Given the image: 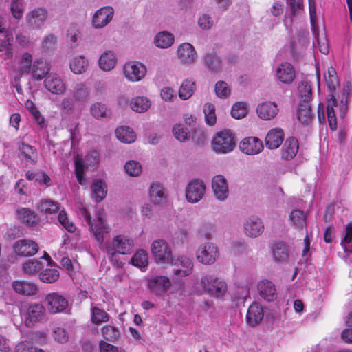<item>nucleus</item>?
Masks as SVG:
<instances>
[{
	"label": "nucleus",
	"instance_id": "nucleus-1",
	"mask_svg": "<svg viewBox=\"0 0 352 352\" xmlns=\"http://www.w3.org/2000/svg\"><path fill=\"white\" fill-rule=\"evenodd\" d=\"M195 289L199 294H208L216 298H222L228 290L227 283L213 274L204 276L196 284Z\"/></svg>",
	"mask_w": 352,
	"mask_h": 352
},
{
	"label": "nucleus",
	"instance_id": "nucleus-2",
	"mask_svg": "<svg viewBox=\"0 0 352 352\" xmlns=\"http://www.w3.org/2000/svg\"><path fill=\"white\" fill-rule=\"evenodd\" d=\"M133 248V241L124 235H118L106 243V250L109 257L119 267H122L123 263L117 261L116 256L118 254H131Z\"/></svg>",
	"mask_w": 352,
	"mask_h": 352
},
{
	"label": "nucleus",
	"instance_id": "nucleus-3",
	"mask_svg": "<svg viewBox=\"0 0 352 352\" xmlns=\"http://www.w3.org/2000/svg\"><path fill=\"white\" fill-rule=\"evenodd\" d=\"M236 143L230 130L217 133L212 140V149L217 153L226 154L234 150Z\"/></svg>",
	"mask_w": 352,
	"mask_h": 352
},
{
	"label": "nucleus",
	"instance_id": "nucleus-4",
	"mask_svg": "<svg viewBox=\"0 0 352 352\" xmlns=\"http://www.w3.org/2000/svg\"><path fill=\"white\" fill-rule=\"evenodd\" d=\"M151 253L157 264H169L173 260V252L168 243L164 239L154 240L151 245Z\"/></svg>",
	"mask_w": 352,
	"mask_h": 352
},
{
	"label": "nucleus",
	"instance_id": "nucleus-5",
	"mask_svg": "<svg viewBox=\"0 0 352 352\" xmlns=\"http://www.w3.org/2000/svg\"><path fill=\"white\" fill-rule=\"evenodd\" d=\"M80 214L89 224L90 230L94 234L96 241L102 243L104 241V234L109 232V228L106 224L102 214L99 213L97 220L94 223L92 222L91 214L86 208H82Z\"/></svg>",
	"mask_w": 352,
	"mask_h": 352
},
{
	"label": "nucleus",
	"instance_id": "nucleus-6",
	"mask_svg": "<svg viewBox=\"0 0 352 352\" xmlns=\"http://www.w3.org/2000/svg\"><path fill=\"white\" fill-rule=\"evenodd\" d=\"M219 253L217 246L211 242L202 243L196 252L197 261L204 265H212L219 258Z\"/></svg>",
	"mask_w": 352,
	"mask_h": 352
},
{
	"label": "nucleus",
	"instance_id": "nucleus-7",
	"mask_svg": "<svg viewBox=\"0 0 352 352\" xmlns=\"http://www.w3.org/2000/svg\"><path fill=\"white\" fill-rule=\"evenodd\" d=\"M206 190V184L203 180L199 179L191 180L185 188L186 201L193 204L198 203L204 198Z\"/></svg>",
	"mask_w": 352,
	"mask_h": 352
},
{
	"label": "nucleus",
	"instance_id": "nucleus-8",
	"mask_svg": "<svg viewBox=\"0 0 352 352\" xmlns=\"http://www.w3.org/2000/svg\"><path fill=\"white\" fill-rule=\"evenodd\" d=\"M49 17L48 10L43 7H37L28 12L25 15L27 25L34 30L43 27Z\"/></svg>",
	"mask_w": 352,
	"mask_h": 352
},
{
	"label": "nucleus",
	"instance_id": "nucleus-9",
	"mask_svg": "<svg viewBox=\"0 0 352 352\" xmlns=\"http://www.w3.org/2000/svg\"><path fill=\"white\" fill-rule=\"evenodd\" d=\"M114 9L111 6H104L96 11L91 18V25L95 29L106 27L113 19Z\"/></svg>",
	"mask_w": 352,
	"mask_h": 352
},
{
	"label": "nucleus",
	"instance_id": "nucleus-10",
	"mask_svg": "<svg viewBox=\"0 0 352 352\" xmlns=\"http://www.w3.org/2000/svg\"><path fill=\"white\" fill-rule=\"evenodd\" d=\"M177 56L182 64L192 65L198 58V55L194 46L189 43H182L177 47Z\"/></svg>",
	"mask_w": 352,
	"mask_h": 352
},
{
	"label": "nucleus",
	"instance_id": "nucleus-11",
	"mask_svg": "<svg viewBox=\"0 0 352 352\" xmlns=\"http://www.w3.org/2000/svg\"><path fill=\"white\" fill-rule=\"evenodd\" d=\"M171 282L166 276H152L147 280L149 291L157 296H163L170 287Z\"/></svg>",
	"mask_w": 352,
	"mask_h": 352
},
{
	"label": "nucleus",
	"instance_id": "nucleus-12",
	"mask_svg": "<svg viewBox=\"0 0 352 352\" xmlns=\"http://www.w3.org/2000/svg\"><path fill=\"white\" fill-rule=\"evenodd\" d=\"M264 225L260 218L255 216L248 217L243 222V232L250 238H256L262 234Z\"/></svg>",
	"mask_w": 352,
	"mask_h": 352
},
{
	"label": "nucleus",
	"instance_id": "nucleus-13",
	"mask_svg": "<svg viewBox=\"0 0 352 352\" xmlns=\"http://www.w3.org/2000/svg\"><path fill=\"white\" fill-rule=\"evenodd\" d=\"M123 72L126 78L129 81L137 82L145 76L146 68L141 63L130 62L124 65Z\"/></svg>",
	"mask_w": 352,
	"mask_h": 352
},
{
	"label": "nucleus",
	"instance_id": "nucleus-14",
	"mask_svg": "<svg viewBox=\"0 0 352 352\" xmlns=\"http://www.w3.org/2000/svg\"><path fill=\"white\" fill-rule=\"evenodd\" d=\"M212 188L215 198L219 201H225L229 196V186L225 177L215 175L212 180Z\"/></svg>",
	"mask_w": 352,
	"mask_h": 352
},
{
	"label": "nucleus",
	"instance_id": "nucleus-15",
	"mask_svg": "<svg viewBox=\"0 0 352 352\" xmlns=\"http://www.w3.org/2000/svg\"><path fill=\"white\" fill-rule=\"evenodd\" d=\"M45 302L48 311L52 314L63 311L68 306L67 299L56 292L48 294L45 296Z\"/></svg>",
	"mask_w": 352,
	"mask_h": 352
},
{
	"label": "nucleus",
	"instance_id": "nucleus-16",
	"mask_svg": "<svg viewBox=\"0 0 352 352\" xmlns=\"http://www.w3.org/2000/svg\"><path fill=\"white\" fill-rule=\"evenodd\" d=\"M15 253L20 256H32L36 254L38 250V245L30 239H20L14 244Z\"/></svg>",
	"mask_w": 352,
	"mask_h": 352
},
{
	"label": "nucleus",
	"instance_id": "nucleus-17",
	"mask_svg": "<svg viewBox=\"0 0 352 352\" xmlns=\"http://www.w3.org/2000/svg\"><path fill=\"white\" fill-rule=\"evenodd\" d=\"M148 195L151 201L155 206H164L168 201L167 191L159 182H153L151 184Z\"/></svg>",
	"mask_w": 352,
	"mask_h": 352
},
{
	"label": "nucleus",
	"instance_id": "nucleus-18",
	"mask_svg": "<svg viewBox=\"0 0 352 352\" xmlns=\"http://www.w3.org/2000/svg\"><path fill=\"white\" fill-rule=\"evenodd\" d=\"M45 87L54 94H63L67 86L63 80L57 74H50L44 80Z\"/></svg>",
	"mask_w": 352,
	"mask_h": 352
},
{
	"label": "nucleus",
	"instance_id": "nucleus-19",
	"mask_svg": "<svg viewBox=\"0 0 352 352\" xmlns=\"http://www.w3.org/2000/svg\"><path fill=\"white\" fill-rule=\"evenodd\" d=\"M275 76L282 83L289 85L294 80L296 73L291 63L283 62L277 66Z\"/></svg>",
	"mask_w": 352,
	"mask_h": 352
},
{
	"label": "nucleus",
	"instance_id": "nucleus-20",
	"mask_svg": "<svg viewBox=\"0 0 352 352\" xmlns=\"http://www.w3.org/2000/svg\"><path fill=\"white\" fill-rule=\"evenodd\" d=\"M169 264L172 265L180 266L183 269H175L173 273L175 276L185 277L189 276L193 269V263L190 258L184 255H180L177 258L171 260Z\"/></svg>",
	"mask_w": 352,
	"mask_h": 352
},
{
	"label": "nucleus",
	"instance_id": "nucleus-21",
	"mask_svg": "<svg viewBox=\"0 0 352 352\" xmlns=\"http://www.w3.org/2000/svg\"><path fill=\"white\" fill-rule=\"evenodd\" d=\"M45 314L44 307L39 303H32L28 307L25 314V324L32 327L43 319Z\"/></svg>",
	"mask_w": 352,
	"mask_h": 352
},
{
	"label": "nucleus",
	"instance_id": "nucleus-22",
	"mask_svg": "<svg viewBox=\"0 0 352 352\" xmlns=\"http://www.w3.org/2000/svg\"><path fill=\"white\" fill-rule=\"evenodd\" d=\"M240 150L247 155H256L263 149V142L256 137L243 139L239 144Z\"/></svg>",
	"mask_w": 352,
	"mask_h": 352
},
{
	"label": "nucleus",
	"instance_id": "nucleus-23",
	"mask_svg": "<svg viewBox=\"0 0 352 352\" xmlns=\"http://www.w3.org/2000/svg\"><path fill=\"white\" fill-rule=\"evenodd\" d=\"M257 289L259 295L265 300L270 302L276 299V288L272 281L265 279L259 281Z\"/></svg>",
	"mask_w": 352,
	"mask_h": 352
},
{
	"label": "nucleus",
	"instance_id": "nucleus-24",
	"mask_svg": "<svg viewBox=\"0 0 352 352\" xmlns=\"http://www.w3.org/2000/svg\"><path fill=\"white\" fill-rule=\"evenodd\" d=\"M14 291L23 296H34L38 292V287L36 284L26 280H14L12 283Z\"/></svg>",
	"mask_w": 352,
	"mask_h": 352
},
{
	"label": "nucleus",
	"instance_id": "nucleus-25",
	"mask_svg": "<svg viewBox=\"0 0 352 352\" xmlns=\"http://www.w3.org/2000/svg\"><path fill=\"white\" fill-rule=\"evenodd\" d=\"M307 216L303 210L293 209L289 214V225L297 230L307 229Z\"/></svg>",
	"mask_w": 352,
	"mask_h": 352
},
{
	"label": "nucleus",
	"instance_id": "nucleus-26",
	"mask_svg": "<svg viewBox=\"0 0 352 352\" xmlns=\"http://www.w3.org/2000/svg\"><path fill=\"white\" fill-rule=\"evenodd\" d=\"M256 112L261 119L270 120L278 114V109L275 102H265L258 105Z\"/></svg>",
	"mask_w": 352,
	"mask_h": 352
},
{
	"label": "nucleus",
	"instance_id": "nucleus-27",
	"mask_svg": "<svg viewBox=\"0 0 352 352\" xmlns=\"http://www.w3.org/2000/svg\"><path fill=\"white\" fill-rule=\"evenodd\" d=\"M284 132L281 129L274 128L271 129L265 137V145L269 149H276L283 143Z\"/></svg>",
	"mask_w": 352,
	"mask_h": 352
},
{
	"label": "nucleus",
	"instance_id": "nucleus-28",
	"mask_svg": "<svg viewBox=\"0 0 352 352\" xmlns=\"http://www.w3.org/2000/svg\"><path fill=\"white\" fill-rule=\"evenodd\" d=\"M299 148L298 141L294 137L287 138L281 151V157L285 160H292L297 154Z\"/></svg>",
	"mask_w": 352,
	"mask_h": 352
},
{
	"label": "nucleus",
	"instance_id": "nucleus-29",
	"mask_svg": "<svg viewBox=\"0 0 352 352\" xmlns=\"http://www.w3.org/2000/svg\"><path fill=\"white\" fill-rule=\"evenodd\" d=\"M175 43V36L168 31H161L156 34L153 38L155 47L160 49H168Z\"/></svg>",
	"mask_w": 352,
	"mask_h": 352
},
{
	"label": "nucleus",
	"instance_id": "nucleus-30",
	"mask_svg": "<svg viewBox=\"0 0 352 352\" xmlns=\"http://www.w3.org/2000/svg\"><path fill=\"white\" fill-rule=\"evenodd\" d=\"M49 63L44 58H39L34 61L32 65V74L37 80H42L50 72Z\"/></svg>",
	"mask_w": 352,
	"mask_h": 352
},
{
	"label": "nucleus",
	"instance_id": "nucleus-31",
	"mask_svg": "<svg viewBox=\"0 0 352 352\" xmlns=\"http://www.w3.org/2000/svg\"><path fill=\"white\" fill-rule=\"evenodd\" d=\"M117 63L115 54L111 50L104 52L98 60L99 67L105 72L111 71L114 68Z\"/></svg>",
	"mask_w": 352,
	"mask_h": 352
},
{
	"label": "nucleus",
	"instance_id": "nucleus-32",
	"mask_svg": "<svg viewBox=\"0 0 352 352\" xmlns=\"http://www.w3.org/2000/svg\"><path fill=\"white\" fill-rule=\"evenodd\" d=\"M263 318V308L258 303H252L248 308L246 320L247 322L254 326L258 324Z\"/></svg>",
	"mask_w": 352,
	"mask_h": 352
},
{
	"label": "nucleus",
	"instance_id": "nucleus-33",
	"mask_svg": "<svg viewBox=\"0 0 352 352\" xmlns=\"http://www.w3.org/2000/svg\"><path fill=\"white\" fill-rule=\"evenodd\" d=\"M272 254L274 260L280 263L287 262L289 256L288 247L283 242H277L274 244Z\"/></svg>",
	"mask_w": 352,
	"mask_h": 352
},
{
	"label": "nucleus",
	"instance_id": "nucleus-34",
	"mask_svg": "<svg viewBox=\"0 0 352 352\" xmlns=\"http://www.w3.org/2000/svg\"><path fill=\"white\" fill-rule=\"evenodd\" d=\"M89 66V60L83 55L74 56L70 60L69 68L75 74H82L85 72Z\"/></svg>",
	"mask_w": 352,
	"mask_h": 352
},
{
	"label": "nucleus",
	"instance_id": "nucleus-35",
	"mask_svg": "<svg viewBox=\"0 0 352 352\" xmlns=\"http://www.w3.org/2000/svg\"><path fill=\"white\" fill-rule=\"evenodd\" d=\"M129 105L133 111L142 113L150 109L151 102L147 97L136 96L131 100Z\"/></svg>",
	"mask_w": 352,
	"mask_h": 352
},
{
	"label": "nucleus",
	"instance_id": "nucleus-36",
	"mask_svg": "<svg viewBox=\"0 0 352 352\" xmlns=\"http://www.w3.org/2000/svg\"><path fill=\"white\" fill-rule=\"evenodd\" d=\"M297 116L299 121L304 125H309L313 118L311 105L309 102H300L298 109Z\"/></svg>",
	"mask_w": 352,
	"mask_h": 352
},
{
	"label": "nucleus",
	"instance_id": "nucleus-37",
	"mask_svg": "<svg viewBox=\"0 0 352 352\" xmlns=\"http://www.w3.org/2000/svg\"><path fill=\"white\" fill-rule=\"evenodd\" d=\"M117 138L125 144H131L135 142L136 135L135 132L129 126H122L116 131Z\"/></svg>",
	"mask_w": 352,
	"mask_h": 352
},
{
	"label": "nucleus",
	"instance_id": "nucleus-38",
	"mask_svg": "<svg viewBox=\"0 0 352 352\" xmlns=\"http://www.w3.org/2000/svg\"><path fill=\"white\" fill-rule=\"evenodd\" d=\"M107 195V186L102 180L95 181L91 186V197L96 202H100Z\"/></svg>",
	"mask_w": 352,
	"mask_h": 352
},
{
	"label": "nucleus",
	"instance_id": "nucleus-39",
	"mask_svg": "<svg viewBox=\"0 0 352 352\" xmlns=\"http://www.w3.org/2000/svg\"><path fill=\"white\" fill-rule=\"evenodd\" d=\"M37 210L46 214H54L58 211L59 204L52 199H41L36 205Z\"/></svg>",
	"mask_w": 352,
	"mask_h": 352
},
{
	"label": "nucleus",
	"instance_id": "nucleus-40",
	"mask_svg": "<svg viewBox=\"0 0 352 352\" xmlns=\"http://www.w3.org/2000/svg\"><path fill=\"white\" fill-rule=\"evenodd\" d=\"M195 89V83L194 81L186 79L181 85L178 94L180 99L186 100L189 99L194 94Z\"/></svg>",
	"mask_w": 352,
	"mask_h": 352
},
{
	"label": "nucleus",
	"instance_id": "nucleus-41",
	"mask_svg": "<svg viewBox=\"0 0 352 352\" xmlns=\"http://www.w3.org/2000/svg\"><path fill=\"white\" fill-rule=\"evenodd\" d=\"M298 96L300 98V102H310L312 98V88L307 80H302L298 86Z\"/></svg>",
	"mask_w": 352,
	"mask_h": 352
},
{
	"label": "nucleus",
	"instance_id": "nucleus-42",
	"mask_svg": "<svg viewBox=\"0 0 352 352\" xmlns=\"http://www.w3.org/2000/svg\"><path fill=\"white\" fill-rule=\"evenodd\" d=\"M130 263L138 267H145L148 264V255L146 250H138L131 257Z\"/></svg>",
	"mask_w": 352,
	"mask_h": 352
},
{
	"label": "nucleus",
	"instance_id": "nucleus-43",
	"mask_svg": "<svg viewBox=\"0 0 352 352\" xmlns=\"http://www.w3.org/2000/svg\"><path fill=\"white\" fill-rule=\"evenodd\" d=\"M19 219L28 226H34L38 221L36 214L28 208H21L18 210Z\"/></svg>",
	"mask_w": 352,
	"mask_h": 352
},
{
	"label": "nucleus",
	"instance_id": "nucleus-44",
	"mask_svg": "<svg viewBox=\"0 0 352 352\" xmlns=\"http://www.w3.org/2000/svg\"><path fill=\"white\" fill-rule=\"evenodd\" d=\"M109 315L104 310L97 307H91V320L92 323L98 324L102 322H108Z\"/></svg>",
	"mask_w": 352,
	"mask_h": 352
},
{
	"label": "nucleus",
	"instance_id": "nucleus-45",
	"mask_svg": "<svg viewBox=\"0 0 352 352\" xmlns=\"http://www.w3.org/2000/svg\"><path fill=\"white\" fill-rule=\"evenodd\" d=\"M346 256L352 255V223H349L345 230L344 237L341 242Z\"/></svg>",
	"mask_w": 352,
	"mask_h": 352
},
{
	"label": "nucleus",
	"instance_id": "nucleus-46",
	"mask_svg": "<svg viewBox=\"0 0 352 352\" xmlns=\"http://www.w3.org/2000/svg\"><path fill=\"white\" fill-rule=\"evenodd\" d=\"M74 164L77 181L80 184L85 185L87 183V179L85 177V168L82 158L79 156L76 157L74 159Z\"/></svg>",
	"mask_w": 352,
	"mask_h": 352
},
{
	"label": "nucleus",
	"instance_id": "nucleus-47",
	"mask_svg": "<svg viewBox=\"0 0 352 352\" xmlns=\"http://www.w3.org/2000/svg\"><path fill=\"white\" fill-rule=\"evenodd\" d=\"M198 232L201 236L206 240H211L213 239L216 232V226L214 223L210 222L203 223L200 226Z\"/></svg>",
	"mask_w": 352,
	"mask_h": 352
},
{
	"label": "nucleus",
	"instance_id": "nucleus-48",
	"mask_svg": "<svg viewBox=\"0 0 352 352\" xmlns=\"http://www.w3.org/2000/svg\"><path fill=\"white\" fill-rule=\"evenodd\" d=\"M206 66L210 70L218 71L221 68V60L215 53H208L204 56Z\"/></svg>",
	"mask_w": 352,
	"mask_h": 352
},
{
	"label": "nucleus",
	"instance_id": "nucleus-49",
	"mask_svg": "<svg viewBox=\"0 0 352 352\" xmlns=\"http://www.w3.org/2000/svg\"><path fill=\"white\" fill-rule=\"evenodd\" d=\"M59 278V272L56 269H45L39 274L40 280L46 283H53Z\"/></svg>",
	"mask_w": 352,
	"mask_h": 352
},
{
	"label": "nucleus",
	"instance_id": "nucleus-50",
	"mask_svg": "<svg viewBox=\"0 0 352 352\" xmlns=\"http://www.w3.org/2000/svg\"><path fill=\"white\" fill-rule=\"evenodd\" d=\"M43 267L41 261L38 260H30L23 265V272L28 275H34L39 272Z\"/></svg>",
	"mask_w": 352,
	"mask_h": 352
},
{
	"label": "nucleus",
	"instance_id": "nucleus-51",
	"mask_svg": "<svg viewBox=\"0 0 352 352\" xmlns=\"http://www.w3.org/2000/svg\"><path fill=\"white\" fill-rule=\"evenodd\" d=\"M107 108L104 104L102 102H95L90 107V113L96 119H101L107 116Z\"/></svg>",
	"mask_w": 352,
	"mask_h": 352
},
{
	"label": "nucleus",
	"instance_id": "nucleus-52",
	"mask_svg": "<svg viewBox=\"0 0 352 352\" xmlns=\"http://www.w3.org/2000/svg\"><path fill=\"white\" fill-rule=\"evenodd\" d=\"M124 168L125 172L131 177H138L142 172V165L135 160L128 161Z\"/></svg>",
	"mask_w": 352,
	"mask_h": 352
},
{
	"label": "nucleus",
	"instance_id": "nucleus-53",
	"mask_svg": "<svg viewBox=\"0 0 352 352\" xmlns=\"http://www.w3.org/2000/svg\"><path fill=\"white\" fill-rule=\"evenodd\" d=\"M204 112L206 124L210 126L214 125L217 122L214 105L209 102L206 103L204 106Z\"/></svg>",
	"mask_w": 352,
	"mask_h": 352
},
{
	"label": "nucleus",
	"instance_id": "nucleus-54",
	"mask_svg": "<svg viewBox=\"0 0 352 352\" xmlns=\"http://www.w3.org/2000/svg\"><path fill=\"white\" fill-rule=\"evenodd\" d=\"M173 133L175 138L182 142L188 140L190 138L188 129L185 128L181 124L174 125L173 128Z\"/></svg>",
	"mask_w": 352,
	"mask_h": 352
},
{
	"label": "nucleus",
	"instance_id": "nucleus-55",
	"mask_svg": "<svg viewBox=\"0 0 352 352\" xmlns=\"http://www.w3.org/2000/svg\"><path fill=\"white\" fill-rule=\"evenodd\" d=\"M101 332L103 337L109 342H115L120 336L118 329L111 325H105L102 327Z\"/></svg>",
	"mask_w": 352,
	"mask_h": 352
},
{
	"label": "nucleus",
	"instance_id": "nucleus-56",
	"mask_svg": "<svg viewBox=\"0 0 352 352\" xmlns=\"http://www.w3.org/2000/svg\"><path fill=\"white\" fill-rule=\"evenodd\" d=\"M73 97L79 102H85L89 97V91L83 83L76 85L73 92Z\"/></svg>",
	"mask_w": 352,
	"mask_h": 352
},
{
	"label": "nucleus",
	"instance_id": "nucleus-57",
	"mask_svg": "<svg viewBox=\"0 0 352 352\" xmlns=\"http://www.w3.org/2000/svg\"><path fill=\"white\" fill-rule=\"evenodd\" d=\"M214 91L217 96L219 98H227L231 93L230 86L225 81H218L215 84Z\"/></svg>",
	"mask_w": 352,
	"mask_h": 352
},
{
	"label": "nucleus",
	"instance_id": "nucleus-58",
	"mask_svg": "<svg viewBox=\"0 0 352 352\" xmlns=\"http://www.w3.org/2000/svg\"><path fill=\"white\" fill-rule=\"evenodd\" d=\"M248 113L247 107L244 102H238L233 104L231 115L235 119H241Z\"/></svg>",
	"mask_w": 352,
	"mask_h": 352
},
{
	"label": "nucleus",
	"instance_id": "nucleus-59",
	"mask_svg": "<svg viewBox=\"0 0 352 352\" xmlns=\"http://www.w3.org/2000/svg\"><path fill=\"white\" fill-rule=\"evenodd\" d=\"M58 219L60 225L69 232L73 233L76 231V228L74 223L69 219L65 211L62 210L59 212Z\"/></svg>",
	"mask_w": 352,
	"mask_h": 352
},
{
	"label": "nucleus",
	"instance_id": "nucleus-60",
	"mask_svg": "<svg viewBox=\"0 0 352 352\" xmlns=\"http://www.w3.org/2000/svg\"><path fill=\"white\" fill-rule=\"evenodd\" d=\"M15 352H45L43 350L34 346L30 341L25 340L19 342L15 347Z\"/></svg>",
	"mask_w": 352,
	"mask_h": 352
},
{
	"label": "nucleus",
	"instance_id": "nucleus-61",
	"mask_svg": "<svg viewBox=\"0 0 352 352\" xmlns=\"http://www.w3.org/2000/svg\"><path fill=\"white\" fill-rule=\"evenodd\" d=\"M32 56L30 53H24L20 63L19 71L22 74H29L31 72Z\"/></svg>",
	"mask_w": 352,
	"mask_h": 352
},
{
	"label": "nucleus",
	"instance_id": "nucleus-62",
	"mask_svg": "<svg viewBox=\"0 0 352 352\" xmlns=\"http://www.w3.org/2000/svg\"><path fill=\"white\" fill-rule=\"evenodd\" d=\"M160 96L166 102H172L177 98L175 90L170 87H163L160 91Z\"/></svg>",
	"mask_w": 352,
	"mask_h": 352
},
{
	"label": "nucleus",
	"instance_id": "nucleus-63",
	"mask_svg": "<svg viewBox=\"0 0 352 352\" xmlns=\"http://www.w3.org/2000/svg\"><path fill=\"white\" fill-rule=\"evenodd\" d=\"M56 42V36L53 34H49L43 38L42 47L46 51L51 50L54 47Z\"/></svg>",
	"mask_w": 352,
	"mask_h": 352
},
{
	"label": "nucleus",
	"instance_id": "nucleus-64",
	"mask_svg": "<svg viewBox=\"0 0 352 352\" xmlns=\"http://www.w3.org/2000/svg\"><path fill=\"white\" fill-rule=\"evenodd\" d=\"M213 20L210 15L202 14L198 19V25L202 30H208L213 25Z\"/></svg>",
	"mask_w": 352,
	"mask_h": 352
}]
</instances>
